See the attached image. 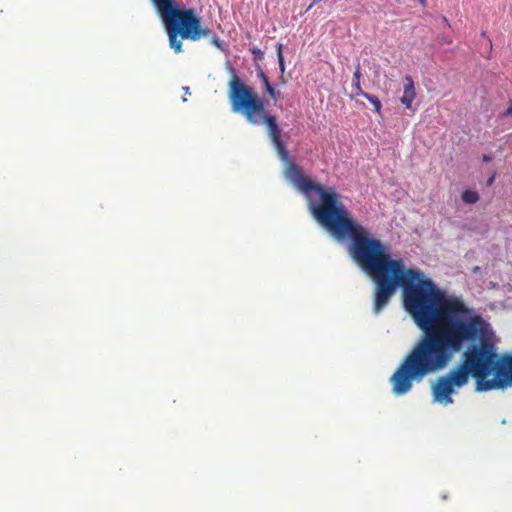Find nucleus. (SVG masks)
<instances>
[{"label": "nucleus", "mask_w": 512, "mask_h": 512, "mask_svg": "<svg viewBox=\"0 0 512 512\" xmlns=\"http://www.w3.org/2000/svg\"><path fill=\"white\" fill-rule=\"evenodd\" d=\"M375 314L389 303L398 287L403 304L423 332L390 377L395 395L408 393L413 382L446 368L461 353L460 362L432 387L435 402L452 404V394L474 377L478 391L503 389L512 385V355L499 357L489 340V325L458 297L446 295L421 270L406 268L394 259L374 280Z\"/></svg>", "instance_id": "f257e3e1"}, {"label": "nucleus", "mask_w": 512, "mask_h": 512, "mask_svg": "<svg viewBox=\"0 0 512 512\" xmlns=\"http://www.w3.org/2000/svg\"><path fill=\"white\" fill-rule=\"evenodd\" d=\"M285 176L305 195L311 196L312 192L318 194V201L311 203L312 215L334 238L350 239V256L372 280L394 260L381 240L374 237L346 209L334 187L314 183L303 174L300 166L291 162L285 168Z\"/></svg>", "instance_id": "f03ea898"}, {"label": "nucleus", "mask_w": 512, "mask_h": 512, "mask_svg": "<svg viewBox=\"0 0 512 512\" xmlns=\"http://www.w3.org/2000/svg\"><path fill=\"white\" fill-rule=\"evenodd\" d=\"M229 100L234 113L241 114L252 125L264 124L270 140L276 148L281 160L287 162L289 153L281 139V129L276 116L270 114L265 101L254 89L234 77L229 83Z\"/></svg>", "instance_id": "7ed1b4c3"}, {"label": "nucleus", "mask_w": 512, "mask_h": 512, "mask_svg": "<svg viewBox=\"0 0 512 512\" xmlns=\"http://www.w3.org/2000/svg\"><path fill=\"white\" fill-rule=\"evenodd\" d=\"M160 15L169 39V45L175 53L182 51L179 39L197 41L211 35V30L201 26V18L191 9H180L176 0H150Z\"/></svg>", "instance_id": "20e7f679"}, {"label": "nucleus", "mask_w": 512, "mask_h": 512, "mask_svg": "<svg viewBox=\"0 0 512 512\" xmlns=\"http://www.w3.org/2000/svg\"><path fill=\"white\" fill-rule=\"evenodd\" d=\"M416 98L414 80L410 75L404 77L403 95L400 98L401 103L407 108H412V102Z\"/></svg>", "instance_id": "39448f33"}, {"label": "nucleus", "mask_w": 512, "mask_h": 512, "mask_svg": "<svg viewBox=\"0 0 512 512\" xmlns=\"http://www.w3.org/2000/svg\"><path fill=\"white\" fill-rule=\"evenodd\" d=\"M362 77L360 64H357L354 75H353V94L352 96H362L365 92L363 91L360 79Z\"/></svg>", "instance_id": "423d86ee"}, {"label": "nucleus", "mask_w": 512, "mask_h": 512, "mask_svg": "<svg viewBox=\"0 0 512 512\" xmlns=\"http://www.w3.org/2000/svg\"><path fill=\"white\" fill-rule=\"evenodd\" d=\"M461 199L465 204H475L479 201V193L475 190L465 189L461 193Z\"/></svg>", "instance_id": "0eeeda50"}, {"label": "nucleus", "mask_w": 512, "mask_h": 512, "mask_svg": "<svg viewBox=\"0 0 512 512\" xmlns=\"http://www.w3.org/2000/svg\"><path fill=\"white\" fill-rule=\"evenodd\" d=\"M363 97H365L374 107V110L376 113H380L381 112V102L379 100V98L375 95H372V94H369V93H364L362 95Z\"/></svg>", "instance_id": "6e6552de"}, {"label": "nucleus", "mask_w": 512, "mask_h": 512, "mask_svg": "<svg viewBox=\"0 0 512 512\" xmlns=\"http://www.w3.org/2000/svg\"><path fill=\"white\" fill-rule=\"evenodd\" d=\"M276 50H277V58H278L279 68H280L281 73L283 74L285 72L283 45L281 43H278L276 46Z\"/></svg>", "instance_id": "1a4fd4ad"}, {"label": "nucleus", "mask_w": 512, "mask_h": 512, "mask_svg": "<svg viewBox=\"0 0 512 512\" xmlns=\"http://www.w3.org/2000/svg\"><path fill=\"white\" fill-rule=\"evenodd\" d=\"M257 75H258L259 79L262 81V83H263V85H264L265 89H266L267 87H269V86H271V85H272V84L270 83V81H269V79H268L267 75L265 74V72L263 71V69H262L260 66H258V69H257Z\"/></svg>", "instance_id": "9d476101"}, {"label": "nucleus", "mask_w": 512, "mask_h": 512, "mask_svg": "<svg viewBox=\"0 0 512 512\" xmlns=\"http://www.w3.org/2000/svg\"><path fill=\"white\" fill-rule=\"evenodd\" d=\"M265 91H266V92L269 94V96H270L273 100H275V101H277V100H278V99H280V97H281V93H280L279 91H277V90L274 88V86H273V85H271V86L267 87V88L265 89Z\"/></svg>", "instance_id": "9b49d317"}, {"label": "nucleus", "mask_w": 512, "mask_h": 512, "mask_svg": "<svg viewBox=\"0 0 512 512\" xmlns=\"http://www.w3.org/2000/svg\"><path fill=\"white\" fill-rule=\"evenodd\" d=\"M251 53L253 54V56L256 60L261 61L264 59V52L259 48H256V47L252 48Z\"/></svg>", "instance_id": "f8f14e48"}, {"label": "nucleus", "mask_w": 512, "mask_h": 512, "mask_svg": "<svg viewBox=\"0 0 512 512\" xmlns=\"http://www.w3.org/2000/svg\"><path fill=\"white\" fill-rule=\"evenodd\" d=\"M508 116H512V101H510L509 106L506 109V111L501 114L502 118L508 117Z\"/></svg>", "instance_id": "ddd939ff"}, {"label": "nucleus", "mask_w": 512, "mask_h": 512, "mask_svg": "<svg viewBox=\"0 0 512 512\" xmlns=\"http://www.w3.org/2000/svg\"><path fill=\"white\" fill-rule=\"evenodd\" d=\"M212 43L218 47V48H221V41L219 39L218 36L214 35V37L212 38Z\"/></svg>", "instance_id": "4468645a"}, {"label": "nucleus", "mask_w": 512, "mask_h": 512, "mask_svg": "<svg viewBox=\"0 0 512 512\" xmlns=\"http://www.w3.org/2000/svg\"><path fill=\"white\" fill-rule=\"evenodd\" d=\"M495 180V174H492L487 180V186H491Z\"/></svg>", "instance_id": "2eb2a0df"}, {"label": "nucleus", "mask_w": 512, "mask_h": 512, "mask_svg": "<svg viewBox=\"0 0 512 512\" xmlns=\"http://www.w3.org/2000/svg\"><path fill=\"white\" fill-rule=\"evenodd\" d=\"M483 161L489 162V161H491V157L489 155H487V154H484L483 155Z\"/></svg>", "instance_id": "dca6fc26"}, {"label": "nucleus", "mask_w": 512, "mask_h": 512, "mask_svg": "<svg viewBox=\"0 0 512 512\" xmlns=\"http://www.w3.org/2000/svg\"><path fill=\"white\" fill-rule=\"evenodd\" d=\"M418 1H419V3H420L422 6H425V5H426V2H427V0H418Z\"/></svg>", "instance_id": "f3484780"}, {"label": "nucleus", "mask_w": 512, "mask_h": 512, "mask_svg": "<svg viewBox=\"0 0 512 512\" xmlns=\"http://www.w3.org/2000/svg\"><path fill=\"white\" fill-rule=\"evenodd\" d=\"M444 21H445V23H446L447 25H449V24H448V20H447V18H445V17H444Z\"/></svg>", "instance_id": "a211bd4d"}]
</instances>
